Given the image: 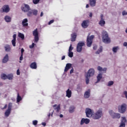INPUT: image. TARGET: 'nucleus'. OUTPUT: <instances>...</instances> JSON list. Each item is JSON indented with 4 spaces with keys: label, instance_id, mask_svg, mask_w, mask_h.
I'll list each match as a JSON object with an SVG mask.
<instances>
[{
    "label": "nucleus",
    "instance_id": "nucleus-1",
    "mask_svg": "<svg viewBox=\"0 0 127 127\" xmlns=\"http://www.w3.org/2000/svg\"><path fill=\"white\" fill-rule=\"evenodd\" d=\"M102 37L103 42L106 44L111 43V39L109 37L108 32L105 31H103L102 33Z\"/></svg>",
    "mask_w": 127,
    "mask_h": 127
},
{
    "label": "nucleus",
    "instance_id": "nucleus-2",
    "mask_svg": "<svg viewBox=\"0 0 127 127\" xmlns=\"http://www.w3.org/2000/svg\"><path fill=\"white\" fill-rule=\"evenodd\" d=\"M103 116V112L101 110H98L95 114L92 115V118L94 120H99Z\"/></svg>",
    "mask_w": 127,
    "mask_h": 127
},
{
    "label": "nucleus",
    "instance_id": "nucleus-3",
    "mask_svg": "<svg viewBox=\"0 0 127 127\" xmlns=\"http://www.w3.org/2000/svg\"><path fill=\"white\" fill-rule=\"evenodd\" d=\"M90 33H89L88 36L87 37V46L88 47H91L93 39L95 37L94 35H91V36H90Z\"/></svg>",
    "mask_w": 127,
    "mask_h": 127
},
{
    "label": "nucleus",
    "instance_id": "nucleus-4",
    "mask_svg": "<svg viewBox=\"0 0 127 127\" xmlns=\"http://www.w3.org/2000/svg\"><path fill=\"white\" fill-rule=\"evenodd\" d=\"M12 108V103H9L8 105L7 110L6 111V112L4 113L5 117H7L9 116V115L11 114Z\"/></svg>",
    "mask_w": 127,
    "mask_h": 127
},
{
    "label": "nucleus",
    "instance_id": "nucleus-5",
    "mask_svg": "<svg viewBox=\"0 0 127 127\" xmlns=\"http://www.w3.org/2000/svg\"><path fill=\"white\" fill-rule=\"evenodd\" d=\"M39 32L38 28H36L33 31V35L34 36V40L35 42H38L39 41Z\"/></svg>",
    "mask_w": 127,
    "mask_h": 127
},
{
    "label": "nucleus",
    "instance_id": "nucleus-6",
    "mask_svg": "<svg viewBox=\"0 0 127 127\" xmlns=\"http://www.w3.org/2000/svg\"><path fill=\"white\" fill-rule=\"evenodd\" d=\"M85 45V43L83 42L78 43L77 45L76 51L78 53H81L82 51V47Z\"/></svg>",
    "mask_w": 127,
    "mask_h": 127
},
{
    "label": "nucleus",
    "instance_id": "nucleus-7",
    "mask_svg": "<svg viewBox=\"0 0 127 127\" xmlns=\"http://www.w3.org/2000/svg\"><path fill=\"white\" fill-rule=\"evenodd\" d=\"M109 114L113 119H120L121 118V114L119 113H115L113 111H109Z\"/></svg>",
    "mask_w": 127,
    "mask_h": 127
},
{
    "label": "nucleus",
    "instance_id": "nucleus-8",
    "mask_svg": "<svg viewBox=\"0 0 127 127\" xmlns=\"http://www.w3.org/2000/svg\"><path fill=\"white\" fill-rule=\"evenodd\" d=\"M127 109V105L125 104H122L121 107H118V110L120 113L124 114L126 112Z\"/></svg>",
    "mask_w": 127,
    "mask_h": 127
},
{
    "label": "nucleus",
    "instance_id": "nucleus-9",
    "mask_svg": "<svg viewBox=\"0 0 127 127\" xmlns=\"http://www.w3.org/2000/svg\"><path fill=\"white\" fill-rule=\"evenodd\" d=\"M38 11L37 10H31L30 11L27 12V15L28 17H32L33 15L36 16L38 15Z\"/></svg>",
    "mask_w": 127,
    "mask_h": 127
},
{
    "label": "nucleus",
    "instance_id": "nucleus-10",
    "mask_svg": "<svg viewBox=\"0 0 127 127\" xmlns=\"http://www.w3.org/2000/svg\"><path fill=\"white\" fill-rule=\"evenodd\" d=\"M21 10L24 12H27L31 10L30 6L26 4H23L21 7Z\"/></svg>",
    "mask_w": 127,
    "mask_h": 127
},
{
    "label": "nucleus",
    "instance_id": "nucleus-11",
    "mask_svg": "<svg viewBox=\"0 0 127 127\" xmlns=\"http://www.w3.org/2000/svg\"><path fill=\"white\" fill-rule=\"evenodd\" d=\"M85 113H86V117L87 118L93 117V114L92 110L88 108L86 109Z\"/></svg>",
    "mask_w": 127,
    "mask_h": 127
},
{
    "label": "nucleus",
    "instance_id": "nucleus-12",
    "mask_svg": "<svg viewBox=\"0 0 127 127\" xmlns=\"http://www.w3.org/2000/svg\"><path fill=\"white\" fill-rule=\"evenodd\" d=\"M104 15L103 14H101L100 15V20L99 22V24L102 26L103 27L105 26V25L106 24V21H105V19H104Z\"/></svg>",
    "mask_w": 127,
    "mask_h": 127
},
{
    "label": "nucleus",
    "instance_id": "nucleus-13",
    "mask_svg": "<svg viewBox=\"0 0 127 127\" xmlns=\"http://www.w3.org/2000/svg\"><path fill=\"white\" fill-rule=\"evenodd\" d=\"M95 74V70L93 68H91L88 71L86 76L89 77H92Z\"/></svg>",
    "mask_w": 127,
    "mask_h": 127
},
{
    "label": "nucleus",
    "instance_id": "nucleus-14",
    "mask_svg": "<svg viewBox=\"0 0 127 127\" xmlns=\"http://www.w3.org/2000/svg\"><path fill=\"white\" fill-rule=\"evenodd\" d=\"M90 24L89 20H84L81 23V26L83 28H87L88 27Z\"/></svg>",
    "mask_w": 127,
    "mask_h": 127
},
{
    "label": "nucleus",
    "instance_id": "nucleus-15",
    "mask_svg": "<svg viewBox=\"0 0 127 127\" xmlns=\"http://www.w3.org/2000/svg\"><path fill=\"white\" fill-rule=\"evenodd\" d=\"M3 12H8L10 11V8L8 5H4L2 8Z\"/></svg>",
    "mask_w": 127,
    "mask_h": 127
},
{
    "label": "nucleus",
    "instance_id": "nucleus-16",
    "mask_svg": "<svg viewBox=\"0 0 127 127\" xmlns=\"http://www.w3.org/2000/svg\"><path fill=\"white\" fill-rule=\"evenodd\" d=\"M16 37L17 35L16 34H14L13 35V40L11 41V43L13 47H15L16 46Z\"/></svg>",
    "mask_w": 127,
    "mask_h": 127
},
{
    "label": "nucleus",
    "instance_id": "nucleus-17",
    "mask_svg": "<svg viewBox=\"0 0 127 127\" xmlns=\"http://www.w3.org/2000/svg\"><path fill=\"white\" fill-rule=\"evenodd\" d=\"M90 123V120L88 119H82L80 122V125H82L84 123L85 124H88Z\"/></svg>",
    "mask_w": 127,
    "mask_h": 127
},
{
    "label": "nucleus",
    "instance_id": "nucleus-18",
    "mask_svg": "<svg viewBox=\"0 0 127 127\" xmlns=\"http://www.w3.org/2000/svg\"><path fill=\"white\" fill-rule=\"evenodd\" d=\"M28 20L27 18L24 19L22 20V25L23 27H27L28 26L29 24L28 23Z\"/></svg>",
    "mask_w": 127,
    "mask_h": 127
},
{
    "label": "nucleus",
    "instance_id": "nucleus-19",
    "mask_svg": "<svg viewBox=\"0 0 127 127\" xmlns=\"http://www.w3.org/2000/svg\"><path fill=\"white\" fill-rule=\"evenodd\" d=\"M71 67H72V64H66L65 67L64 71V72H67V71H68V70H69V69H70Z\"/></svg>",
    "mask_w": 127,
    "mask_h": 127
},
{
    "label": "nucleus",
    "instance_id": "nucleus-20",
    "mask_svg": "<svg viewBox=\"0 0 127 127\" xmlns=\"http://www.w3.org/2000/svg\"><path fill=\"white\" fill-rule=\"evenodd\" d=\"M9 61V57H8V55L6 54L4 57L3 58V59H2V63L3 64H6Z\"/></svg>",
    "mask_w": 127,
    "mask_h": 127
},
{
    "label": "nucleus",
    "instance_id": "nucleus-21",
    "mask_svg": "<svg viewBox=\"0 0 127 127\" xmlns=\"http://www.w3.org/2000/svg\"><path fill=\"white\" fill-rule=\"evenodd\" d=\"M77 35L75 33H73L71 34V41L74 42L76 41Z\"/></svg>",
    "mask_w": 127,
    "mask_h": 127
},
{
    "label": "nucleus",
    "instance_id": "nucleus-22",
    "mask_svg": "<svg viewBox=\"0 0 127 127\" xmlns=\"http://www.w3.org/2000/svg\"><path fill=\"white\" fill-rule=\"evenodd\" d=\"M66 96L69 98L72 96V91L69 89H68L66 91Z\"/></svg>",
    "mask_w": 127,
    "mask_h": 127
},
{
    "label": "nucleus",
    "instance_id": "nucleus-23",
    "mask_svg": "<svg viewBox=\"0 0 127 127\" xmlns=\"http://www.w3.org/2000/svg\"><path fill=\"white\" fill-rule=\"evenodd\" d=\"M90 90H88L87 91H86L84 93V97L86 99H88L90 97Z\"/></svg>",
    "mask_w": 127,
    "mask_h": 127
},
{
    "label": "nucleus",
    "instance_id": "nucleus-24",
    "mask_svg": "<svg viewBox=\"0 0 127 127\" xmlns=\"http://www.w3.org/2000/svg\"><path fill=\"white\" fill-rule=\"evenodd\" d=\"M96 0H89V4L92 7H94L96 5Z\"/></svg>",
    "mask_w": 127,
    "mask_h": 127
},
{
    "label": "nucleus",
    "instance_id": "nucleus-25",
    "mask_svg": "<svg viewBox=\"0 0 127 127\" xmlns=\"http://www.w3.org/2000/svg\"><path fill=\"white\" fill-rule=\"evenodd\" d=\"M30 67L32 68V69H37V65L36 62H34L32 63V64H31Z\"/></svg>",
    "mask_w": 127,
    "mask_h": 127
},
{
    "label": "nucleus",
    "instance_id": "nucleus-26",
    "mask_svg": "<svg viewBox=\"0 0 127 127\" xmlns=\"http://www.w3.org/2000/svg\"><path fill=\"white\" fill-rule=\"evenodd\" d=\"M97 69L98 70H99L100 72H103V71H104L105 73L106 72V71L107 70V68H103L102 67L99 66H98L97 67Z\"/></svg>",
    "mask_w": 127,
    "mask_h": 127
},
{
    "label": "nucleus",
    "instance_id": "nucleus-27",
    "mask_svg": "<svg viewBox=\"0 0 127 127\" xmlns=\"http://www.w3.org/2000/svg\"><path fill=\"white\" fill-rule=\"evenodd\" d=\"M53 108L54 110H56L57 112H59L61 110V106L60 105L57 106V105H55L53 106Z\"/></svg>",
    "mask_w": 127,
    "mask_h": 127
},
{
    "label": "nucleus",
    "instance_id": "nucleus-28",
    "mask_svg": "<svg viewBox=\"0 0 127 127\" xmlns=\"http://www.w3.org/2000/svg\"><path fill=\"white\" fill-rule=\"evenodd\" d=\"M103 77L102 74H99L97 77V81L96 82V83H98L100 81V80L102 79Z\"/></svg>",
    "mask_w": 127,
    "mask_h": 127
},
{
    "label": "nucleus",
    "instance_id": "nucleus-29",
    "mask_svg": "<svg viewBox=\"0 0 127 127\" xmlns=\"http://www.w3.org/2000/svg\"><path fill=\"white\" fill-rule=\"evenodd\" d=\"M75 108L72 106H70L69 108V113H73L74 112V110H75Z\"/></svg>",
    "mask_w": 127,
    "mask_h": 127
},
{
    "label": "nucleus",
    "instance_id": "nucleus-30",
    "mask_svg": "<svg viewBox=\"0 0 127 127\" xmlns=\"http://www.w3.org/2000/svg\"><path fill=\"white\" fill-rule=\"evenodd\" d=\"M4 20L7 22H10L11 21V18L9 16H5L4 17Z\"/></svg>",
    "mask_w": 127,
    "mask_h": 127
},
{
    "label": "nucleus",
    "instance_id": "nucleus-31",
    "mask_svg": "<svg viewBox=\"0 0 127 127\" xmlns=\"http://www.w3.org/2000/svg\"><path fill=\"white\" fill-rule=\"evenodd\" d=\"M22 100L19 93H17V103H19Z\"/></svg>",
    "mask_w": 127,
    "mask_h": 127
},
{
    "label": "nucleus",
    "instance_id": "nucleus-32",
    "mask_svg": "<svg viewBox=\"0 0 127 127\" xmlns=\"http://www.w3.org/2000/svg\"><path fill=\"white\" fill-rule=\"evenodd\" d=\"M5 50L6 52H9L11 50V48L9 45H7L4 47Z\"/></svg>",
    "mask_w": 127,
    "mask_h": 127
},
{
    "label": "nucleus",
    "instance_id": "nucleus-33",
    "mask_svg": "<svg viewBox=\"0 0 127 127\" xmlns=\"http://www.w3.org/2000/svg\"><path fill=\"white\" fill-rule=\"evenodd\" d=\"M18 36L20 37L22 40L25 39V36L23 34H22L21 33H19L18 34Z\"/></svg>",
    "mask_w": 127,
    "mask_h": 127
},
{
    "label": "nucleus",
    "instance_id": "nucleus-34",
    "mask_svg": "<svg viewBox=\"0 0 127 127\" xmlns=\"http://www.w3.org/2000/svg\"><path fill=\"white\" fill-rule=\"evenodd\" d=\"M85 78H86V83L87 84H88L90 82V80L89 79H90V77L88 76L85 75Z\"/></svg>",
    "mask_w": 127,
    "mask_h": 127
},
{
    "label": "nucleus",
    "instance_id": "nucleus-35",
    "mask_svg": "<svg viewBox=\"0 0 127 127\" xmlns=\"http://www.w3.org/2000/svg\"><path fill=\"white\" fill-rule=\"evenodd\" d=\"M118 49H119V47H114L113 49H112V51L114 53H117L118 50Z\"/></svg>",
    "mask_w": 127,
    "mask_h": 127
},
{
    "label": "nucleus",
    "instance_id": "nucleus-36",
    "mask_svg": "<svg viewBox=\"0 0 127 127\" xmlns=\"http://www.w3.org/2000/svg\"><path fill=\"white\" fill-rule=\"evenodd\" d=\"M1 79H4V80L6 79H7V75H6L5 74H2L1 75Z\"/></svg>",
    "mask_w": 127,
    "mask_h": 127
},
{
    "label": "nucleus",
    "instance_id": "nucleus-37",
    "mask_svg": "<svg viewBox=\"0 0 127 127\" xmlns=\"http://www.w3.org/2000/svg\"><path fill=\"white\" fill-rule=\"evenodd\" d=\"M127 122V120L125 117L122 118L121 123H126Z\"/></svg>",
    "mask_w": 127,
    "mask_h": 127
},
{
    "label": "nucleus",
    "instance_id": "nucleus-38",
    "mask_svg": "<svg viewBox=\"0 0 127 127\" xmlns=\"http://www.w3.org/2000/svg\"><path fill=\"white\" fill-rule=\"evenodd\" d=\"M13 78V76L11 74L8 75L7 76V79L9 80H12Z\"/></svg>",
    "mask_w": 127,
    "mask_h": 127
},
{
    "label": "nucleus",
    "instance_id": "nucleus-39",
    "mask_svg": "<svg viewBox=\"0 0 127 127\" xmlns=\"http://www.w3.org/2000/svg\"><path fill=\"white\" fill-rule=\"evenodd\" d=\"M82 91V87H80L79 85H78L77 87V91L78 92H81Z\"/></svg>",
    "mask_w": 127,
    "mask_h": 127
},
{
    "label": "nucleus",
    "instance_id": "nucleus-40",
    "mask_svg": "<svg viewBox=\"0 0 127 127\" xmlns=\"http://www.w3.org/2000/svg\"><path fill=\"white\" fill-rule=\"evenodd\" d=\"M103 51V49L102 48H100L96 52V54H99L100 53L102 52Z\"/></svg>",
    "mask_w": 127,
    "mask_h": 127
},
{
    "label": "nucleus",
    "instance_id": "nucleus-41",
    "mask_svg": "<svg viewBox=\"0 0 127 127\" xmlns=\"http://www.w3.org/2000/svg\"><path fill=\"white\" fill-rule=\"evenodd\" d=\"M68 56L70 58H72L73 57V53L72 52H69Z\"/></svg>",
    "mask_w": 127,
    "mask_h": 127
},
{
    "label": "nucleus",
    "instance_id": "nucleus-42",
    "mask_svg": "<svg viewBox=\"0 0 127 127\" xmlns=\"http://www.w3.org/2000/svg\"><path fill=\"white\" fill-rule=\"evenodd\" d=\"M40 0H33V3L35 4H38L40 2Z\"/></svg>",
    "mask_w": 127,
    "mask_h": 127
},
{
    "label": "nucleus",
    "instance_id": "nucleus-43",
    "mask_svg": "<svg viewBox=\"0 0 127 127\" xmlns=\"http://www.w3.org/2000/svg\"><path fill=\"white\" fill-rule=\"evenodd\" d=\"M114 82L113 81H109L108 84V86H111L114 84Z\"/></svg>",
    "mask_w": 127,
    "mask_h": 127
},
{
    "label": "nucleus",
    "instance_id": "nucleus-44",
    "mask_svg": "<svg viewBox=\"0 0 127 127\" xmlns=\"http://www.w3.org/2000/svg\"><path fill=\"white\" fill-rule=\"evenodd\" d=\"M32 123L34 126H36L38 125V121L35 120V121H33Z\"/></svg>",
    "mask_w": 127,
    "mask_h": 127
},
{
    "label": "nucleus",
    "instance_id": "nucleus-45",
    "mask_svg": "<svg viewBox=\"0 0 127 127\" xmlns=\"http://www.w3.org/2000/svg\"><path fill=\"white\" fill-rule=\"evenodd\" d=\"M73 50V47H72V45H70L69 48L68 52H72Z\"/></svg>",
    "mask_w": 127,
    "mask_h": 127
},
{
    "label": "nucleus",
    "instance_id": "nucleus-46",
    "mask_svg": "<svg viewBox=\"0 0 127 127\" xmlns=\"http://www.w3.org/2000/svg\"><path fill=\"white\" fill-rule=\"evenodd\" d=\"M119 127H126V124L121 123V124Z\"/></svg>",
    "mask_w": 127,
    "mask_h": 127
},
{
    "label": "nucleus",
    "instance_id": "nucleus-47",
    "mask_svg": "<svg viewBox=\"0 0 127 127\" xmlns=\"http://www.w3.org/2000/svg\"><path fill=\"white\" fill-rule=\"evenodd\" d=\"M35 45V43H33L32 44V45L29 46V48H30V49H33V48H34Z\"/></svg>",
    "mask_w": 127,
    "mask_h": 127
},
{
    "label": "nucleus",
    "instance_id": "nucleus-48",
    "mask_svg": "<svg viewBox=\"0 0 127 127\" xmlns=\"http://www.w3.org/2000/svg\"><path fill=\"white\" fill-rule=\"evenodd\" d=\"M19 60L20 61H22L23 60V55H21L20 58H19Z\"/></svg>",
    "mask_w": 127,
    "mask_h": 127
},
{
    "label": "nucleus",
    "instance_id": "nucleus-49",
    "mask_svg": "<svg viewBox=\"0 0 127 127\" xmlns=\"http://www.w3.org/2000/svg\"><path fill=\"white\" fill-rule=\"evenodd\" d=\"M55 20H51L49 22L48 25H51L52 23L54 22Z\"/></svg>",
    "mask_w": 127,
    "mask_h": 127
},
{
    "label": "nucleus",
    "instance_id": "nucleus-50",
    "mask_svg": "<svg viewBox=\"0 0 127 127\" xmlns=\"http://www.w3.org/2000/svg\"><path fill=\"white\" fill-rule=\"evenodd\" d=\"M122 15L123 16L124 15H127V12H126V11L125 10H124L123 12H122Z\"/></svg>",
    "mask_w": 127,
    "mask_h": 127
},
{
    "label": "nucleus",
    "instance_id": "nucleus-51",
    "mask_svg": "<svg viewBox=\"0 0 127 127\" xmlns=\"http://www.w3.org/2000/svg\"><path fill=\"white\" fill-rule=\"evenodd\" d=\"M25 52L24 49H21V55H23V53Z\"/></svg>",
    "mask_w": 127,
    "mask_h": 127
},
{
    "label": "nucleus",
    "instance_id": "nucleus-52",
    "mask_svg": "<svg viewBox=\"0 0 127 127\" xmlns=\"http://www.w3.org/2000/svg\"><path fill=\"white\" fill-rule=\"evenodd\" d=\"M124 94L125 95L126 98L127 99V91H124Z\"/></svg>",
    "mask_w": 127,
    "mask_h": 127
},
{
    "label": "nucleus",
    "instance_id": "nucleus-53",
    "mask_svg": "<svg viewBox=\"0 0 127 127\" xmlns=\"http://www.w3.org/2000/svg\"><path fill=\"white\" fill-rule=\"evenodd\" d=\"M17 75H20V72L19 69H17Z\"/></svg>",
    "mask_w": 127,
    "mask_h": 127
},
{
    "label": "nucleus",
    "instance_id": "nucleus-54",
    "mask_svg": "<svg viewBox=\"0 0 127 127\" xmlns=\"http://www.w3.org/2000/svg\"><path fill=\"white\" fill-rule=\"evenodd\" d=\"M73 71H74V69H73V68H72V69L70 70V74H72L73 73Z\"/></svg>",
    "mask_w": 127,
    "mask_h": 127
},
{
    "label": "nucleus",
    "instance_id": "nucleus-55",
    "mask_svg": "<svg viewBox=\"0 0 127 127\" xmlns=\"http://www.w3.org/2000/svg\"><path fill=\"white\" fill-rule=\"evenodd\" d=\"M123 45H124V46H125V47H127V42H125V43L123 44Z\"/></svg>",
    "mask_w": 127,
    "mask_h": 127
},
{
    "label": "nucleus",
    "instance_id": "nucleus-56",
    "mask_svg": "<svg viewBox=\"0 0 127 127\" xmlns=\"http://www.w3.org/2000/svg\"><path fill=\"white\" fill-rule=\"evenodd\" d=\"M7 108V105L6 104L5 105L4 107H3V108L2 109H5Z\"/></svg>",
    "mask_w": 127,
    "mask_h": 127
},
{
    "label": "nucleus",
    "instance_id": "nucleus-57",
    "mask_svg": "<svg viewBox=\"0 0 127 127\" xmlns=\"http://www.w3.org/2000/svg\"><path fill=\"white\" fill-rule=\"evenodd\" d=\"M93 49L95 50H97V46H94Z\"/></svg>",
    "mask_w": 127,
    "mask_h": 127
},
{
    "label": "nucleus",
    "instance_id": "nucleus-58",
    "mask_svg": "<svg viewBox=\"0 0 127 127\" xmlns=\"http://www.w3.org/2000/svg\"><path fill=\"white\" fill-rule=\"evenodd\" d=\"M42 125L43 126H44V127H45V126H46V123H42Z\"/></svg>",
    "mask_w": 127,
    "mask_h": 127
},
{
    "label": "nucleus",
    "instance_id": "nucleus-59",
    "mask_svg": "<svg viewBox=\"0 0 127 127\" xmlns=\"http://www.w3.org/2000/svg\"><path fill=\"white\" fill-rule=\"evenodd\" d=\"M89 16V17H92L93 16L92 13V12L90 13Z\"/></svg>",
    "mask_w": 127,
    "mask_h": 127
},
{
    "label": "nucleus",
    "instance_id": "nucleus-60",
    "mask_svg": "<svg viewBox=\"0 0 127 127\" xmlns=\"http://www.w3.org/2000/svg\"><path fill=\"white\" fill-rule=\"evenodd\" d=\"M65 58V56H63L62 57V60H64Z\"/></svg>",
    "mask_w": 127,
    "mask_h": 127
},
{
    "label": "nucleus",
    "instance_id": "nucleus-61",
    "mask_svg": "<svg viewBox=\"0 0 127 127\" xmlns=\"http://www.w3.org/2000/svg\"><path fill=\"white\" fill-rule=\"evenodd\" d=\"M44 15V13L43 12H41V14H40V16L42 17Z\"/></svg>",
    "mask_w": 127,
    "mask_h": 127
},
{
    "label": "nucleus",
    "instance_id": "nucleus-62",
    "mask_svg": "<svg viewBox=\"0 0 127 127\" xmlns=\"http://www.w3.org/2000/svg\"><path fill=\"white\" fill-rule=\"evenodd\" d=\"M89 5L88 4H86V8H89Z\"/></svg>",
    "mask_w": 127,
    "mask_h": 127
},
{
    "label": "nucleus",
    "instance_id": "nucleus-63",
    "mask_svg": "<svg viewBox=\"0 0 127 127\" xmlns=\"http://www.w3.org/2000/svg\"><path fill=\"white\" fill-rule=\"evenodd\" d=\"M63 117H64L63 115L61 114V115H60V118H63Z\"/></svg>",
    "mask_w": 127,
    "mask_h": 127
},
{
    "label": "nucleus",
    "instance_id": "nucleus-64",
    "mask_svg": "<svg viewBox=\"0 0 127 127\" xmlns=\"http://www.w3.org/2000/svg\"><path fill=\"white\" fill-rule=\"evenodd\" d=\"M51 113H49V114L48 115V116L49 117H50L51 116Z\"/></svg>",
    "mask_w": 127,
    "mask_h": 127
}]
</instances>
